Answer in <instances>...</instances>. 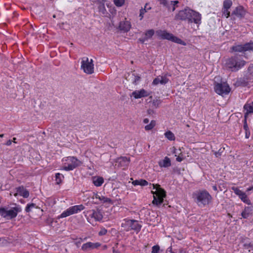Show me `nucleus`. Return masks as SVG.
<instances>
[{"label":"nucleus","instance_id":"12","mask_svg":"<svg viewBox=\"0 0 253 253\" xmlns=\"http://www.w3.org/2000/svg\"><path fill=\"white\" fill-rule=\"evenodd\" d=\"M98 4V8L99 12L101 13L104 16H107L108 14L105 7V0H97Z\"/></svg>","mask_w":253,"mask_h":253},{"label":"nucleus","instance_id":"63","mask_svg":"<svg viewBox=\"0 0 253 253\" xmlns=\"http://www.w3.org/2000/svg\"><path fill=\"white\" fill-rule=\"evenodd\" d=\"M251 190H253V186H251V187H250L249 188H248L247 189V191H251Z\"/></svg>","mask_w":253,"mask_h":253},{"label":"nucleus","instance_id":"11","mask_svg":"<svg viewBox=\"0 0 253 253\" xmlns=\"http://www.w3.org/2000/svg\"><path fill=\"white\" fill-rule=\"evenodd\" d=\"M154 30L153 29L147 31L144 35L138 40V41L141 43H144L146 41H147L152 37L154 35Z\"/></svg>","mask_w":253,"mask_h":253},{"label":"nucleus","instance_id":"37","mask_svg":"<svg viewBox=\"0 0 253 253\" xmlns=\"http://www.w3.org/2000/svg\"><path fill=\"white\" fill-rule=\"evenodd\" d=\"M73 214L71 211L70 210V208L66 210L65 211L63 212L60 215V217L61 218L66 217L67 216H68L70 215Z\"/></svg>","mask_w":253,"mask_h":253},{"label":"nucleus","instance_id":"21","mask_svg":"<svg viewBox=\"0 0 253 253\" xmlns=\"http://www.w3.org/2000/svg\"><path fill=\"white\" fill-rule=\"evenodd\" d=\"M244 109L246 111L245 116H248L249 114L253 113V102L246 103L244 106Z\"/></svg>","mask_w":253,"mask_h":253},{"label":"nucleus","instance_id":"15","mask_svg":"<svg viewBox=\"0 0 253 253\" xmlns=\"http://www.w3.org/2000/svg\"><path fill=\"white\" fill-rule=\"evenodd\" d=\"M231 49L234 52H245L248 51L247 43L243 44H238L232 46Z\"/></svg>","mask_w":253,"mask_h":253},{"label":"nucleus","instance_id":"64","mask_svg":"<svg viewBox=\"0 0 253 253\" xmlns=\"http://www.w3.org/2000/svg\"><path fill=\"white\" fill-rule=\"evenodd\" d=\"M185 252L182 249H180L178 251V253H184Z\"/></svg>","mask_w":253,"mask_h":253},{"label":"nucleus","instance_id":"24","mask_svg":"<svg viewBox=\"0 0 253 253\" xmlns=\"http://www.w3.org/2000/svg\"><path fill=\"white\" fill-rule=\"evenodd\" d=\"M68 160L71 162L70 164L75 166V168L80 166L82 164L80 161H79L76 157H69Z\"/></svg>","mask_w":253,"mask_h":253},{"label":"nucleus","instance_id":"32","mask_svg":"<svg viewBox=\"0 0 253 253\" xmlns=\"http://www.w3.org/2000/svg\"><path fill=\"white\" fill-rule=\"evenodd\" d=\"M126 80L128 81L131 82L133 84L134 78H135V73L134 72H131L130 73H127L125 75Z\"/></svg>","mask_w":253,"mask_h":253},{"label":"nucleus","instance_id":"17","mask_svg":"<svg viewBox=\"0 0 253 253\" xmlns=\"http://www.w3.org/2000/svg\"><path fill=\"white\" fill-rule=\"evenodd\" d=\"M119 27L120 30L123 31L124 32H127L130 30L131 25L129 22L127 21H123L120 22Z\"/></svg>","mask_w":253,"mask_h":253},{"label":"nucleus","instance_id":"57","mask_svg":"<svg viewBox=\"0 0 253 253\" xmlns=\"http://www.w3.org/2000/svg\"><path fill=\"white\" fill-rule=\"evenodd\" d=\"M250 136V131L249 129L245 130V137L246 138H249Z\"/></svg>","mask_w":253,"mask_h":253},{"label":"nucleus","instance_id":"29","mask_svg":"<svg viewBox=\"0 0 253 253\" xmlns=\"http://www.w3.org/2000/svg\"><path fill=\"white\" fill-rule=\"evenodd\" d=\"M161 37L164 39H167L171 41L174 36L172 34L168 33L166 31H163L161 34Z\"/></svg>","mask_w":253,"mask_h":253},{"label":"nucleus","instance_id":"56","mask_svg":"<svg viewBox=\"0 0 253 253\" xmlns=\"http://www.w3.org/2000/svg\"><path fill=\"white\" fill-rule=\"evenodd\" d=\"M6 243V240L4 238H0V246Z\"/></svg>","mask_w":253,"mask_h":253},{"label":"nucleus","instance_id":"33","mask_svg":"<svg viewBox=\"0 0 253 253\" xmlns=\"http://www.w3.org/2000/svg\"><path fill=\"white\" fill-rule=\"evenodd\" d=\"M64 175L60 173H57L55 174V181L56 184H60L62 183L63 179H64Z\"/></svg>","mask_w":253,"mask_h":253},{"label":"nucleus","instance_id":"39","mask_svg":"<svg viewBox=\"0 0 253 253\" xmlns=\"http://www.w3.org/2000/svg\"><path fill=\"white\" fill-rule=\"evenodd\" d=\"M224 148L221 147L218 151H214L212 150V151L214 153V155L216 157H219L222 154V153L224 152Z\"/></svg>","mask_w":253,"mask_h":253},{"label":"nucleus","instance_id":"6","mask_svg":"<svg viewBox=\"0 0 253 253\" xmlns=\"http://www.w3.org/2000/svg\"><path fill=\"white\" fill-rule=\"evenodd\" d=\"M121 226L124 228V230L126 231L133 230L137 233L140 231L142 227V226L138 223L137 220L127 219H125L123 220Z\"/></svg>","mask_w":253,"mask_h":253},{"label":"nucleus","instance_id":"49","mask_svg":"<svg viewBox=\"0 0 253 253\" xmlns=\"http://www.w3.org/2000/svg\"><path fill=\"white\" fill-rule=\"evenodd\" d=\"M160 247L158 245L154 246L152 247V253H159Z\"/></svg>","mask_w":253,"mask_h":253},{"label":"nucleus","instance_id":"52","mask_svg":"<svg viewBox=\"0 0 253 253\" xmlns=\"http://www.w3.org/2000/svg\"><path fill=\"white\" fill-rule=\"evenodd\" d=\"M148 185V182L144 179H139V185L141 186H146Z\"/></svg>","mask_w":253,"mask_h":253},{"label":"nucleus","instance_id":"18","mask_svg":"<svg viewBox=\"0 0 253 253\" xmlns=\"http://www.w3.org/2000/svg\"><path fill=\"white\" fill-rule=\"evenodd\" d=\"M169 82V79L166 76H159L155 78L153 81V84L157 85L159 84H165Z\"/></svg>","mask_w":253,"mask_h":253},{"label":"nucleus","instance_id":"10","mask_svg":"<svg viewBox=\"0 0 253 253\" xmlns=\"http://www.w3.org/2000/svg\"><path fill=\"white\" fill-rule=\"evenodd\" d=\"M101 246L99 243L87 242L84 244L82 247V250L84 252L97 249Z\"/></svg>","mask_w":253,"mask_h":253},{"label":"nucleus","instance_id":"22","mask_svg":"<svg viewBox=\"0 0 253 253\" xmlns=\"http://www.w3.org/2000/svg\"><path fill=\"white\" fill-rule=\"evenodd\" d=\"M91 215V217H93L96 221H101L103 218V215L100 210H92Z\"/></svg>","mask_w":253,"mask_h":253},{"label":"nucleus","instance_id":"51","mask_svg":"<svg viewBox=\"0 0 253 253\" xmlns=\"http://www.w3.org/2000/svg\"><path fill=\"white\" fill-rule=\"evenodd\" d=\"M248 73L250 75H253V64H250L248 68Z\"/></svg>","mask_w":253,"mask_h":253},{"label":"nucleus","instance_id":"41","mask_svg":"<svg viewBox=\"0 0 253 253\" xmlns=\"http://www.w3.org/2000/svg\"><path fill=\"white\" fill-rule=\"evenodd\" d=\"M231 189L234 191L235 194L238 196H240V195L242 194L244 192L240 190L238 187H232Z\"/></svg>","mask_w":253,"mask_h":253},{"label":"nucleus","instance_id":"28","mask_svg":"<svg viewBox=\"0 0 253 253\" xmlns=\"http://www.w3.org/2000/svg\"><path fill=\"white\" fill-rule=\"evenodd\" d=\"M104 182V179L101 177H94L93 183L96 186H100Z\"/></svg>","mask_w":253,"mask_h":253},{"label":"nucleus","instance_id":"40","mask_svg":"<svg viewBox=\"0 0 253 253\" xmlns=\"http://www.w3.org/2000/svg\"><path fill=\"white\" fill-rule=\"evenodd\" d=\"M231 189L234 191L235 194L238 196H240V195L242 194L244 192L240 190L238 187H232Z\"/></svg>","mask_w":253,"mask_h":253},{"label":"nucleus","instance_id":"3","mask_svg":"<svg viewBox=\"0 0 253 253\" xmlns=\"http://www.w3.org/2000/svg\"><path fill=\"white\" fill-rule=\"evenodd\" d=\"M192 197L194 202L199 207H204L209 205L212 198L206 190H198L193 193Z\"/></svg>","mask_w":253,"mask_h":253},{"label":"nucleus","instance_id":"27","mask_svg":"<svg viewBox=\"0 0 253 253\" xmlns=\"http://www.w3.org/2000/svg\"><path fill=\"white\" fill-rule=\"evenodd\" d=\"M151 9L150 6H148V3H146L144 6V8H141L140 10L139 17H140V20H141L143 18L144 14L148 10Z\"/></svg>","mask_w":253,"mask_h":253},{"label":"nucleus","instance_id":"53","mask_svg":"<svg viewBox=\"0 0 253 253\" xmlns=\"http://www.w3.org/2000/svg\"><path fill=\"white\" fill-rule=\"evenodd\" d=\"M140 80V77L137 75L135 74V78H134L133 84H136Z\"/></svg>","mask_w":253,"mask_h":253},{"label":"nucleus","instance_id":"13","mask_svg":"<svg viewBox=\"0 0 253 253\" xmlns=\"http://www.w3.org/2000/svg\"><path fill=\"white\" fill-rule=\"evenodd\" d=\"M129 158L126 157H121L119 158L116 161L118 164V166L120 167H127L129 165Z\"/></svg>","mask_w":253,"mask_h":253},{"label":"nucleus","instance_id":"62","mask_svg":"<svg viewBox=\"0 0 253 253\" xmlns=\"http://www.w3.org/2000/svg\"><path fill=\"white\" fill-rule=\"evenodd\" d=\"M149 119H147V118H145V119H144L143 120V123H144V124H147V123H149Z\"/></svg>","mask_w":253,"mask_h":253},{"label":"nucleus","instance_id":"34","mask_svg":"<svg viewBox=\"0 0 253 253\" xmlns=\"http://www.w3.org/2000/svg\"><path fill=\"white\" fill-rule=\"evenodd\" d=\"M232 5L231 0H225L223 3V8L224 9H230Z\"/></svg>","mask_w":253,"mask_h":253},{"label":"nucleus","instance_id":"14","mask_svg":"<svg viewBox=\"0 0 253 253\" xmlns=\"http://www.w3.org/2000/svg\"><path fill=\"white\" fill-rule=\"evenodd\" d=\"M132 95L134 96L135 99L140 98L143 97H146L149 95L148 92L144 89L140 90H135L132 93Z\"/></svg>","mask_w":253,"mask_h":253},{"label":"nucleus","instance_id":"20","mask_svg":"<svg viewBox=\"0 0 253 253\" xmlns=\"http://www.w3.org/2000/svg\"><path fill=\"white\" fill-rule=\"evenodd\" d=\"M158 164L161 168H168L171 166V161L169 157H165L164 159L159 162Z\"/></svg>","mask_w":253,"mask_h":253},{"label":"nucleus","instance_id":"46","mask_svg":"<svg viewBox=\"0 0 253 253\" xmlns=\"http://www.w3.org/2000/svg\"><path fill=\"white\" fill-rule=\"evenodd\" d=\"M222 12L223 15H224L226 18H228L230 16V12L229 11V9H224L222 8Z\"/></svg>","mask_w":253,"mask_h":253},{"label":"nucleus","instance_id":"50","mask_svg":"<svg viewBox=\"0 0 253 253\" xmlns=\"http://www.w3.org/2000/svg\"><path fill=\"white\" fill-rule=\"evenodd\" d=\"M107 232V229H106L105 228H102L101 229L100 231L98 233V235L99 236H103L106 234Z\"/></svg>","mask_w":253,"mask_h":253},{"label":"nucleus","instance_id":"2","mask_svg":"<svg viewBox=\"0 0 253 253\" xmlns=\"http://www.w3.org/2000/svg\"><path fill=\"white\" fill-rule=\"evenodd\" d=\"M246 63L247 62L241 55L236 54L226 60L225 67L227 70L232 72H236L244 67Z\"/></svg>","mask_w":253,"mask_h":253},{"label":"nucleus","instance_id":"36","mask_svg":"<svg viewBox=\"0 0 253 253\" xmlns=\"http://www.w3.org/2000/svg\"><path fill=\"white\" fill-rule=\"evenodd\" d=\"M166 137L169 140H174L175 136L174 134L170 131H168L165 133Z\"/></svg>","mask_w":253,"mask_h":253},{"label":"nucleus","instance_id":"48","mask_svg":"<svg viewBox=\"0 0 253 253\" xmlns=\"http://www.w3.org/2000/svg\"><path fill=\"white\" fill-rule=\"evenodd\" d=\"M247 49L248 51H253V42L250 41L249 42H247Z\"/></svg>","mask_w":253,"mask_h":253},{"label":"nucleus","instance_id":"1","mask_svg":"<svg viewBox=\"0 0 253 253\" xmlns=\"http://www.w3.org/2000/svg\"><path fill=\"white\" fill-rule=\"evenodd\" d=\"M175 19L187 21L188 23L193 22L196 24L201 23V16L199 13L190 8H185L180 10L175 16Z\"/></svg>","mask_w":253,"mask_h":253},{"label":"nucleus","instance_id":"8","mask_svg":"<svg viewBox=\"0 0 253 253\" xmlns=\"http://www.w3.org/2000/svg\"><path fill=\"white\" fill-rule=\"evenodd\" d=\"M214 90L219 95H226L230 91L229 85L225 82L216 83L214 85Z\"/></svg>","mask_w":253,"mask_h":253},{"label":"nucleus","instance_id":"38","mask_svg":"<svg viewBox=\"0 0 253 253\" xmlns=\"http://www.w3.org/2000/svg\"><path fill=\"white\" fill-rule=\"evenodd\" d=\"M36 208V205L35 204L32 203L30 204H28L25 208V211L27 212H29L31 211L32 209Z\"/></svg>","mask_w":253,"mask_h":253},{"label":"nucleus","instance_id":"43","mask_svg":"<svg viewBox=\"0 0 253 253\" xmlns=\"http://www.w3.org/2000/svg\"><path fill=\"white\" fill-rule=\"evenodd\" d=\"M172 42H174L176 43H179L182 45H185V43L183 41H182L181 39L174 36L173 38Z\"/></svg>","mask_w":253,"mask_h":253},{"label":"nucleus","instance_id":"42","mask_svg":"<svg viewBox=\"0 0 253 253\" xmlns=\"http://www.w3.org/2000/svg\"><path fill=\"white\" fill-rule=\"evenodd\" d=\"M113 1L118 7L122 6L125 3V0H113Z\"/></svg>","mask_w":253,"mask_h":253},{"label":"nucleus","instance_id":"61","mask_svg":"<svg viewBox=\"0 0 253 253\" xmlns=\"http://www.w3.org/2000/svg\"><path fill=\"white\" fill-rule=\"evenodd\" d=\"M12 141L11 140H8L6 143H5V145L7 146H9L11 144Z\"/></svg>","mask_w":253,"mask_h":253},{"label":"nucleus","instance_id":"26","mask_svg":"<svg viewBox=\"0 0 253 253\" xmlns=\"http://www.w3.org/2000/svg\"><path fill=\"white\" fill-rule=\"evenodd\" d=\"M239 197L244 203L249 205H251V202L250 200L248 198L247 194L245 192L242 193V194L240 195Z\"/></svg>","mask_w":253,"mask_h":253},{"label":"nucleus","instance_id":"35","mask_svg":"<svg viewBox=\"0 0 253 253\" xmlns=\"http://www.w3.org/2000/svg\"><path fill=\"white\" fill-rule=\"evenodd\" d=\"M156 121L152 120L149 125H147L145 126V129L146 131L150 130L154 127V126H156Z\"/></svg>","mask_w":253,"mask_h":253},{"label":"nucleus","instance_id":"47","mask_svg":"<svg viewBox=\"0 0 253 253\" xmlns=\"http://www.w3.org/2000/svg\"><path fill=\"white\" fill-rule=\"evenodd\" d=\"M247 118H248V116L244 115V120L243 121V123H244L243 127H244V129H245V130L249 129V128L248 127V124H247Z\"/></svg>","mask_w":253,"mask_h":253},{"label":"nucleus","instance_id":"25","mask_svg":"<svg viewBox=\"0 0 253 253\" xmlns=\"http://www.w3.org/2000/svg\"><path fill=\"white\" fill-rule=\"evenodd\" d=\"M235 85L239 86H245L248 85V81L245 78L238 79L236 82Z\"/></svg>","mask_w":253,"mask_h":253},{"label":"nucleus","instance_id":"7","mask_svg":"<svg viewBox=\"0 0 253 253\" xmlns=\"http://www.w3.org/2000/svg\"><path fill=\"white\" fill-rule=\"evenodd\" d=\"M81 69L87 74H91L94 72L93 60L89 61L87 57H84L81 62Z\"/></svg>","mask_w":253,"mask_h":253},{"label":"nucleus","instance_id":"55","mask_svg":"<svg viewBox=\"0 0 253 253\" xmlns=\"http://www.w3.org/2000/svg\"><path fill=\"white\" fill-rule=\"evenodd\" d=\"M160 4H163L164 6H167L169 1L168 0H159Z\"/></svg>","mask_w":253,"mask_h":253},{"label":"nucleus","instance_id":"23","mask_svg":"<svg viewBox=\"0 0 253 253\" xmlns=\"http://www.w3.org/2000/svg\"><path fill=\"white\" fill-rule=\"evenodd\" d=\"M70 209L72 213L74 214L83 210L84 209V207L83 205H80L71 207Z\"/></svg>","mask_w":253,"mask_h":253},{"label":"nucleus","instance_id":"30","mask_svg":"<svg viewBox=\"0 0 253 253\" xmlns=\"http://www.w3.org/2000/svg\"><path fill=\"white\" fill-rule=\"evenodd\" d=\"M95 198L99 199L100 201H102L104 203H108L113 204L112 201L111 199L105 197L103 196H100L97 194L95 195Z\"/></svg>","mask_w":253,"mask_h":253},{"label":"nucleus","instance_id":"54","mask_svg":"<svg viewBox=\"0 0 253 253\" xmlns=\"http://www.w3.org/2000/svg\"><path fill=\"white\" fill-rule=\"evenodd\" d=\"M85 239H86V238H84V239H82V238H79V239H78V240L77 242H76L75 243V245H76L78 247H79V246H80V245L81 244V243H82L83 241L85 240Z\"/></svg>","mask_w":253,"mask_h":253},{"label":"nucleus","instance_id":"58","mask_svg":"<svg viewBox=\"0 0 253 253\" xmlns=\"http://www.w3.org/2000/svg\"><path fill=\"white\" fill-rule=\"evenodd\" d=\"M133 185H139V180H136L132 182Z\"/></svg>","mask_w":253,"mask_h":253},{"label":"nucleus","instance_id":"5","mask_svg":"<svg viewBox=\"0 0 253 253\" xmlns=\"http://www.w3.org/2000/svg\"><path fill=\"white\" fill-rule=\"evenodd\" d=\"M22 211V209L20 206H16L7 210L4 208H0V215L2 217L9 220L16 217L18 213Z\"/></svg>","mask_w":253,"mask_h":253},{"label":"nucleus","instance_id":"16","mask_svg":"<svg viewBox=\"0 0 253 253\" xmlns=\"http://www.w3.org/2000/svg\"><path fill=\"white\" fill-rule=\"evenodd\" d=\"M17 193L14 194V196H16L18 194L23 197L24 198H28L29 196V191L25 189L23 187H19L16 188Z\"/></svg>","mask_w":253,"mask_h":253},{"label":"nucleus","instance_id":"4","mask_svg":"<svg viewBox=\"0 0 253 253\" xmlns=\"http://www.w3.org/2000/svg\"><path fill=\"white\" fill-rule=\"evenodd\" d=\"M153 189H156L155 192L152 191L153 194L154 199L152 203L157 206H160L164 202V198L166 197V192L165 190L161 188L159 184H152Z\"/></svg>","mask_w":253,"mask_h":253},{"label":"nucleus","instance_id":"44","mask_svg":"<svg viewBox=\"0 0 253 253\" xmlns=\"http://www.w3.org/2000/svg\"><path fill=\"white\" fill-rule=\"evenodd\" d=\"M75 169V166L72 165L71 164H69L67 166L63 167V169L66 171L72 170Z\"/></svg>","mask_w":253,"mask_h":253},{"label":"nucleus","instance_id":"59","mask_svg":"<svg viewBox=\"0 0 253 253\" xmlns=\"http://www.w3.org/2000/svg\"><path fill=\"white\" fill-rule=\"evenodd\" d=\"M253 245L250 243L249 244H244V247L246 248V249H249V248H251L252 247Z\"/></svg>","mask_w":253,"mask_h":253},{"label":"nucleus","instance_id":"19","mask_svg":"<svg viewBox=\"0 0 253 253\" xmlns=\"http://www.w3.org/2000/svg\"><path fill=\"white\" fill-rule=\"evenodd\" d=\"M253 211V207H246L244 211L241 213V215L244 218H248L250 215L252 214Z\"/></svg>","mask_w":253,"mask_h":253},{"label":"nucleus","instance_id":"45","mask_svg":"<svg viewBox=\"0 0 253 253\" xmlns=\"http://www.w3.org/2000/svg\"><path fill=\"white\" fill-rule=\"evenodd\" d=\"M161 103V100L160 99H154L152 101V104L156 108L158 107Z\"/></svg>","mask_w":253,"mask_h":253},{"label":"nucleus","instance_id":"60","mask_svg":"<svg viewBox=\"0 0 253 253\" xmlns=\"http://www.w3.org/2000/svg\"><path fill=\"white\" fill-rule=\"evenodd\" d=\"M176 161H177V162H181V161L183 160V158H181V157H180V156H178V157L176 158Z\"/></svg>","mask_w":253,"mask_h":253},{"label":"nucleus","instance_id":"9","mask_svg":"<svg viewBox=\"0 0 253 253\" xmlns=\"http://www.w3.org/2000/svg\"><path fill=\"white\" fill-rule=\"evenodd\" d=\"M246 15V11L242 6L236 7L231 13V19L235 20L236 18L242 19Z\"/></svg>","mask_w":253,"mask_h":253},{"label":"nucleus","instance_id":"31","mask_svg":"<svg viewBox=\"0 0 253 253\" xmlns=\"http://www.w3.org/2000/svg\"><path fill=\"white\" fill-rule=\"evenodd\" d=\"M178 3V1H170L166 7L168 8L169 10H171L173 11L175 9V4Z\"/></svg>","mask_w":253,"mask_h":253}]
</instances>
